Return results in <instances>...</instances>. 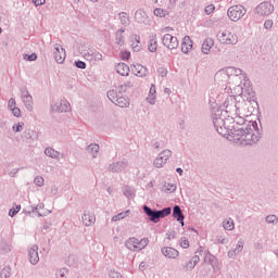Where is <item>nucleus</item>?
<instances>
[{"label":"nucleus","instance_id":"1","mask_svg":"<svg viewBox=\"0 0 278 278\" xmlns=\"http://www.w3.org/2000/svg\"><path fill=\"white\" fill-rule=\"evenodd\" d=\"M212 121L217 134L223 138H232L235 142L243 146L257 144L262 138V128L257 122H249L245 128H229L232 117H227V111L213 109Z\"/></svg>","mask_w":278,"mask_h":278},{"label":"nucleus","instance_id":"2","mask_svg":"<svg viewBox=\"0 0 278 278\" xmlns=\"http://www.w3.org/2000/svg\"><path fill=\"white\" fill-rule=\"evenodd\" d=\"M109 101L117 105L118 108H129V99L123 94H118L117 90H109L106 93Z\"/></svg>","mask_w":278,"mask_h":278},{"label":"nucleus","instance_id":"3","mask_svg":"<svg viewBox=\"0 0 278 278\" xmlns=\"http://www.w3.org/2000/svg\"><path fill=\"white\" fill-rule=\"evenodd\" d=\"M217 40L220 45H238V35L229 29L219 30L217 33Z\"/></svg>","mask_w":278,"mask_h":278},{"label":"nucleus","instance_id":"4","mask_svg":"<svg viewBox=\"0 0 278 278\" xmlns=\"http://www.w3.org/2000/svg\"><path fill=\"white\" fill-rule=\"evenodd\" d=\"M273 12H275V5L270 1H263L254 9V14L258 16H270Z\"/></svg>","mask_w":278,"mask_h":278},{"label":"nucleus","instance_id":"5","mask_svg":"<svg viewBox=\"0 0 278 278\" xmlns=\"http://www.w3.org/2000/svg\"><path fill=\"white\" fill-rule=\"evenodd\" d=\"M227 14L230 21L236 23L240 21L244 14H247V10L242 5H232L228 9Z\"/></svg>","mask_w":278,"mask_h":278},{"label":"nucleus","instance_id":"6","mask_svg":"<svg viewBox=\"0 0 278 278\" xmlns=\"http://www.w3.org/2000/svg\"><path fill=\"white\" fill-rule=\"evenodd\" d=\"M162 43H163V47H166V49H169L170 51L179 47V40L177 39V37L170 34H165L162 37Z\"/></svg>","mask_w":278,"mask_h":278},{"label":"nucleus","instance_id":"7","mask_svg":"<svg viewBox=\"0 0 278 278\" xmlns=\"http://www.w3.org/2000/svg\"><path fill=\"white\" fill-rule=\"evenodd\" d=\"M129 166V161L123 160V161H117L113 162L109 165L108 170L110 173H125L127 170V167Z\"/></svg>","mask_w":278,"mask_h":278},{"label":"nucleus","instance_id":"8","mask_svg":"<svg viewBox=\"0 0 278 278\" xmlns=\"http://www.w3.org/2000/svg\"><path fill=\"white\" fill-rule=\"evenodd\" d=\"M134 18L139 25H151V17H149L144 9L135 11Z\"/></svg>","mask_w":278,"mask_h":278},{"label":"nucleus","instance_id":"9","mask_svg":"<svg viewBox=\"0 0 278 278\" xmlns=\"http://www.w3.org/2000/svg\"><path fill=\"white\" fill-rule=\"evenodd\" d=\"M170 155H173V152H170V150H163L154 160L155 168H163L164 164H166L170 159Z\"/></svg>","mask_w":278,"mask_h":278},{"label":"nucleus","instance_id":"10","mask_svg":"<svg viewBox=\"0 0 278 278\" xmlns=\"http://www.w3.org/2000/svg\"><path fill=\"white\" fill-rule=\"evenodd\" d=\"M22 101L28 112L34 110V98L29 94V90L27 88L21 89Z\"/></svg>","mask_w":278,"mask_h":278},{"label":"nucleus","instance_id":"11","mask_svg":"<svg viewBox=\"0 0 278 278\" xmlns=\"http://www.w3.org/2000/svg\"><path fill=\"white\" fill-rule=\"evenodd\" d=\"M52 112H71V103L66 100L53 102L51 104Z\"/></svg>","mask_w":278,"mask_h":278},{"label":"nucleus","instance_id":"12","mask_svg":"<svg viewBox=\"0 0 278 278\" xmlns=\"http://www.w3.org/2000/svg\"><path fill=\"white\" fill-rule=\"evenodd\" d=\"M142 210L144 214L148 216L150 223H154V224L160 223V215L156 208H151L148 205H143Z\"/></svg>","mask_w":278,"mask_h":278},{"label":"nucleus","instance_id":"13","mask_svg":"<svg viewBox=\"0 0 278 278\" xmlns=\"http://www.w3.org/2000/svg\"><path fill=\"white\" fill-rule=\"evenodd\" d=\"M161 253L164 257H167V260H177L179 257V252L173 247H163Z\"/></svg>","mask_w":278,"mask_h":278},{"label":"nucleus","instance_id":"14","mask_svg":"<svg viewBox=\"0 0 278 278\" xmlns=\"http://www.w3.org/2000/svg\"><path fill=\"white\" fill-rule=\"evenodd\" d=\"M28 260L33 266H36L40 262V256L38 255V245H33L28 249Z\"/></svg>","mask_w":278,"mask_h":278},{"label":"nucleus","instance_id":"15","mask_svg":"<svg viewBox=\"0 0 278 278\" xmlns=\"http://www.w3.org/2000/svg\"><path fill=\"white\" fill-rule=\"evenodd\" d=\"M54 60L58 64H64L66 60V50L61 46L54 48Z\"/></svg>","mask_w":278,"mask_h":278},{"label":"nucleus","instance_id":"16","mask_svg":"<svg viewBox=\"0 0 278 278\" xmlns=\"http://www.w3.org/2000/svg\"><path fill=\"white\" fill-rule=\"evenodd\" d=\"M131 72L136 75V77H147L149 74V70L144 67L142 64H132L130 66Z\"/></svg>","mask_w":278,"mask_h":278},{"label":"nucleus","instance_id":"17","mask_svg":"<svg viewBox=\"0 0 278 278\" xmlns=\"http://www.w3.org/2000/svg\"><path fill=\"white\" fill-rule=\"evenodd\" d=\"M226 71L230 79H237V77H239V79L245 78V75L242 73L241 68L229 66L226 67Z\"/></svg>","mask_w":278,"mask_h":278},{"label":"nucleus","instance_id":"18","mask_svg":"<svg viewBox=\"0 0 278 278\" xmlns=\"http://www.w3.org/2000/svg\"><path fill=\"white\" fill-rule=\"evenodd\" d=\"M192 47H193V41L190 38V36H185L182 38V42H181V51L185 54L190 53V51H192Z\"/></svg>","mask_w":278,"mask_h":278},{"label":"nucleus","instance_id":"19","mask_svg":"<svg viewBox=\"0 0 278 278\" xmlns=\"http://www.w3.org/2000/svg\"><path fill=\"white\" fill-rule=\"evenodd\" d=\"M85 58L89 62H101V60H103V54H101L99 51L90 50L85 53Z\"/></svg>","mask_w":278,"mask_h":278},{"label":"nucleus","instance_id":"20","mask_svg":"<svg viewBox=\"0 0 278 278\" xmlns=\"http://www.w3.org/2000/svg\"><path fill=\"white\" fill-rule=\"evenodd\" d=\"M242 249H244V241H242V239H240L238 241L235 250L228 251V257L230 260H233V257H236V255H239L240 253H242Z\"/></svg>","mask_w":278,"mask_h":278},{"label":"nucleus","instance_id":"21","mask_svg":"<svg viewBox=\"0 0 278 278\" xmlns=\"http://www.w3.org/2000/svg\"><path fill=\"white\" fill-rule=\"evenodd\" d=\"M201 262V257L199 255L192 256L190 261L182 265L184 270H193L194 266Z\"/></svg>","mask_w":278,"mask_h":278},{"label":"nucleus","instance_id":"22","mask_svg":"<svg viewBox=\"0 0 278 278\" xmlns=\"http://www.w3.org/2000/svg\"><path fill=\"white\" fill-rule=\"evenodd\" d=\"M116 73H118V75H122V77H127V75H129V65L125 64V63H118L115 66Z\"/></svg>","mask_w":278,"mask_h":278},{"label":"nucleus","instance_id":"23","mask_svg":"<svg viewBox=\"0 0 278 278\" xmlns=\"http://www.w3.org/2000/svg\"><path fill=\"white\" fill-rule=\"evenodd\" d=\"M214 47V39L212 38H206L203 43L201 51L204 53V55H207L210 53V50Z\"/></svg>","mask_w":278,"mask_h":278},{"label":"nucleus","instance_id":"24","mask_svg":"<svg viewBox=\"0 0 278 278\" xmlns=\"http://www.w3.org/2000/svg\"><path fill=\"white\" fill-rule=\"evenodd\" d=\"M125 247L128 249V251H132L136 253V247H138V238L130 237L125 241Z\"/></svg>","mask_w":278,"mask_h":278},{"label":"nucleus","instance_id":"25","mask_svg":"<svg viewBox=\"0 0 278 278\" xmlns=\"http://www.w3.org/2000/svg\"><path fill=\"white\" fill-rule=\"evenodd\" d=\"M215 79H217L218 81H229L231 80V78L229 77V74H227V67L219 70L216 74H215Z\"/></svg>","mask_w":278,"mask_h":278},{"label":"nucleus","instance_id":"26","mask_svg":"<svg viewBox=\"0 0 278 278\" xmlns=\"http://www.w3.org/2000/svg\"><path fill=\"white\" fill-rule=\"evenodd\" d=\"M81 220L85 227H90V225H94V222L97 220V218L94 217V215H90L89 213H84V215L81 216Z\"/></svg>","mask_w":278,"mask_h":278},{"label":"nucleus","instance_id":"27","mask_svg":"<svg viewBox=\"0 0 278 278\" xmlns=\"http://www.w3.org/2000/svg\"><path fill=\"white\" fill-rule=\"evenodd\" d=\"M173 218H175L176 220H181L182 218H186V216L184 215V211H181V206L179 205H174L173 207V214H172Z\"/></svg>","mask_w":278,"mask_h":278},{"label":"nucleus","instance_id":"28","mask_svg":"<svg viewBox=\"0 0 278 278\" xmlns=\"http://www.w3.org/2000/svg\"><path fill=\"white\" fill-rule=\"evenodd\" d=\"M125 34V28H121L115 33V42L119 47H123L125 45V37L123 36Z\"/></svg>","mask_w":278,"mask_h":278},{"label":"nucleus","instance_id":"29","mask_svg":"<svg viewBox=\"0 0 278 278\" xmlns=\"http://www.w3.org/2000/svg\"><path fill=\"white\" fill-rule=\"evenodd\" d=\"M45 155H47V157H51L52 160H60L61 153L53 148H46Z\"/></svg>","mask_w":278,"mask_h":278},{"label":"nucleus","instance_id":"30","mask_svg":"<svg viewBox=\"0 0 278 278\" xmlns=\"http://www.w3.org/2000/svg\"><path fill=\"white\" fill-rule=\"evenodd\" d=\"M118 18L121 21V25L124 27H128L131 24V20H129V14L127 12L118 13Z\"/></svg>","mask_w":278,"mask_h":278},{"label":"nucleus","instance_id":"31","mask_svg":"<svg viewBox=\"0 0 278 278\" xmlns=\"http://www.w3.org/2000/svg\"><path fill=\"white\" fill-rule=\"evenodd\" d=\"M148 49H149L150 53H155V51H157V36L156 35H153L150 38Z\"/></svg>","mask_w":278,"mask_h":278},{"label":"nucleus","instance_id":"32","mask_svg":"<svg viewBox=\"0 0 278 278\" xmlns=\"http://www.w3.org/2000/svg\"><path fill=\"white\" fill-rule=\"evenodd\" d=\"M149 247V238H142L141 240L137 239V247L135 249V253L142 251Z\"/></svg>","mask_w":278,"mask_h":278},{"label":"nucleus","instance_id":"33","mask_svg":"<svg viewBox=\"0 0 278 278\" xmlns=\"http://www.w3.org/2000/svg\"><path fill=\"white\" fill-rule=\"evenodd\" d=\"M204 262H207L214 268L215 264L217 263L216 256L212 255V253H210V250H206L204 252Z\"/></svg>","mask_w":278,"mask_h":278},{"label":"nucleus","instance_id":"34","mask_svg":"<svg viewBox=\"0 0 278 278\" xmlns=\"http://www.w3.org/2000/svg\"><path fill=\"white\" fill-rule=\"evenodd\" d=\"M172 212H173V208H170V206L164 207L162 210H157L159 220L161 218H166V216H170Z\"/></svg>","mask_w":278,"mask_h":278},{"label":"nucleus","instance_id":"35","mask_svg":"<svg viewBox=\"0 0 278 278\" xmlns=\"http://www.w3.org/2000/svg\"><path fill=\"white\" fill-rule=\"evenodd\" d=\"M99 144L97 143H91L87 147V151L88 153H91L92 157H97V155L99 154Z\"/></svg>","mask_w":278,"mask_h":278},{"label":"nucleus","instance_id":"36","mask_svg":"<svg viewBox=\"0 0 278 278\" xmlns=\"http://www.w3.org/2000/svg\"><path fill=\"white\" fill-rule=\"evenodd\" d=\"M223 227L224 229H226V231H233V229L236 228L233 220L231 218L225 219L223 222Z\"/></svg>","mask_w":278,"mask_h":278},{"label":"nucleus","instance_id":"37","mask_svg":"<svg viewBox=\"0 0 278 278\" xmlns=\"http://www.w3.org/2000/svg\"><path fill=\"white\" fill-rule=\"evenodd\" d=\"M154 16L164 18V16H168V10L156 8V9H154Z\"/></svg>","mask_w":278,"mask_h":278},{"label":"nucleus","instance_id":"38","mask_svg":"<svg viewBox=\"0 0 278 278\" xmlns=\"http://www.w3.org/2000/svg\"><path fill=\"white\" fill-rule=\"evenodd\" d=\"M175 190H177V185L167 182L164 185L163 191L164 192H168L169 194L175 192Z\"/></svg>","mask_w":278,"mask_h":278},{"label":"nucleus","instance_id":"39","mask_svg":"<svg viewBox=\"0 0 278 278\" xmlns=\"http://www.w3.org/2000/svg\"><path fill=\"white\" fill-rule=\"evenodd\" d=\"M124 197H127V199H134V197H136V191L131 187H126L124 189Z\"/></svg>","mask_w":278,"mask_h":278},{"label":"nucleus","instance_id":"40","mask_svg":"<svg viewBox=\"0 0 278 278\" xmlns=\"http://www.w3.org/2000/svg\"><path fill=\"white\" fill-rule=\"evenodd\" d=\"M155 85H151L149 96L152 98L148 101L150 105H155Z\"/></svg>","mask_w":278,"mask_h":278},{"label":"nucleus","instance_id":"41","mask_svg":"<svg viewBox=\"0 0 278 278\" xmlns=\"http://www.w3.org/2000/svg\"><path fill=\"white\" fill-rule=\"evenodd\" d=\"M36 135V131L31 130V129H26L23 132V138H25V140H34V136Z\"/></svg>","mask_w":278,"mask_h":278},{"label":"nucleus","instance_id":"42","mask_svg":"<svg viewBox=\"0 0 278 278\" xmlns=\"http://www.w3.org/2000/svg\"><path fill=\"white\" fill-rule=\"evenodd\" d=\"M129 214V211H126V212H122V213H118L117 215H114L112 217V222L113 223H116L117 220H123V218L127 217V215Z\"/></svg>","mask_w":278,"mask_h":278},{"label":"nucleus","instance_id":"43","mask_svg":"<svg viewBox=\"0 0 278 278\" xmlns=\"http://www.w3.org/2000/svg\"><path fill=\"white\" fill-rule=\"evenodd\" d=\"M12 268H10V266H7L1 270L0 278H10Z\"/></svg>","mask_w":278,"mask_h":278},{"label":"nucleus","instance_id":"44","mask_svg":"<svg viewBox=\"0 0 278 278\" xmlns=\"http://www.w3.org/2000/svg\"><path fill=\"white\" fill-rule=\"evenodd\" d=\"M35 186H38V188H42L45 186V178L42 176H37L34 179Z\"/></svg>","mask_w":278,"mask_h":278},{"label":"nucleus","instance_id":"45","mask_svg":"<svg viewBox=\"0 0 278 278\" xmlns=\"http://www.w3.org/2000/svg\"><path fill=\"white\" fill-rule=\"evenodd\" d=\"M265 222L269 225H275V223H278V217L277 215H268L266 216Z\"/></svg>","mask_w":278,"mask_h":278},{"label":"nucleus","instance_id":"46","mask_svg":"<svg viewBox=\"0 0 278 278\" xmlns=\"http://www.w3.org/2000/svg\"><path fill=\"white\" fill-rule=\"evenodd\" d=\"M74 66H76V68H80L81 71H85V68H86V62L80 61V60L75 61V62H74Z\"/></svg>","mask_w":278,"mask_h":278},{"label":"nucleus","instance_id":"47","mask_svg":"<svg viewBox=\"0 0 278 278\" xmlns=\"http://www.w3.org/2000/svg\"><path fill=\"white\" fill-rule=\"evenodd\" d=\"M17 212H21V205H16L15 208H11L9 211V216H11V218H14Z\"/></svg>","mask_w":278,"mask_h":278},{"label":"nucleus","instance_id":"48","mask_svg":"<svg viewBox=\"0 0 278 278\" xmlns=\"http://www.w3.org/2000/svg\"><path fill=\"white\" fill-rule=\"evenodd\" d=\"M157 74L160 77H166L168 75V70L166 67H159Z\"/></svg>","mask_w":278,"mask_h":278},{"label":"nucleus","instance_id":"49","mask_svg":"<svg viewBox=\"0 0 278 278\" xmlns=\"http://www.w3.org/2000/svg\"><path fill=\"white\" fill-rule=\"evenodd\" d=\"M23 125H25L24 123H17L15 125H13L12 129L13 131H15L16 134L23 131Z\"/></svg>","mask_w":278,"mask_h":278},{"label":"nucleus","instance_id":"50","mask_svg":"<svg viewBox=\"0 0 278 278\" xmlns=\"http://www.w3.org/2000/svg\"><path fill=\"white\" fill-rule=\"evenodd\" d=\"M214 10H216V7L214 4H208L207 7H205L204 12L205 14H207V16H210V14L214 12Z\"/></svg>","mask_w":278,"mask_h":278},{"label":"nucleus","instance_id":"51","mask_svg":"<svg viewBox=\"0 0 278 278\" xmlns=\"http://www.w3.org/2000/svg\"><path fill=\"white\" fill-rule=\"evenodd\" d=\"M26 60L27 62H36V60H38V54L36 53L26 54Z\"/></svg>","mask_w":278,"mask_h":278},{"label":"nucleus","instance_id":"52","mask_svg":"<svg viewBox=\"0 0 278 278\" xmlns=\"http://www.w3.org/2000/svg\"><path fill=\"white\" fill-rule=\"evenodd\" d=\"M109 277L110 278H123V275H121V273H118L116 270H111V271H109Z\"/></svg>","mask_w":278,"mask_h":278},{"label":"nucleus","instance_id":"53","mask_svg":"<svg viewBox=\"0 0 278 278\" xmlns=\"http://www.w3.org/2000/svg\"><path fill=\"white\" fill-rule=\"evenodd\" d=\"M111 90H116L117 94H123L125 92H127V89L125 88L124 85H119L118 87H116L115 89H111Z\"/></svg>","mask_w":278,"mask_h":278},{"label":"nucleus","instance_id":"54","mask_svg":"<svg viewBox=\"0 0 278 278\" xmlns=\"http://www.w3.org/2000/svg\"><path fill=\"white\" fill-rule=\"evenodd\" d=\"M14 108H16V100L14 98H11L8 102V109L14 110Z\"/></svg>","mask_w":278,"mask_h":278},{"label":"nucleus","instance_id":"55","mask_svg":"<svg viewBox=\"0 0 278 278\" xmlns=\"http://www.w3.org/2000/svg\"><path fill=\"white\" fill-rule=\"evenodd\" d=\"M11 112H12L13 116H15L16 118H21V109L15 106L11 110Z\"/></svg>","mask_w":278,"mask_h":278},{"label":"nucleus","instance_id":"56","mask_svg":"<svg viewBox=\"0 0 278 278\" xmlns=\"http://www.w3.org/2000/svg\"><path fill=\"white\" fill-rule=\"evenodd\" d=\"M273 25H274L273 20H267V21L264 22V28L265 29H271Z\"/></svg>","mask_w":278,"mask_h":278},{"label":"nucleus","instance_id":"57","mask_svg":"<svg viewBox=\"0 0 278 278\" xmlns=\"http://www.w3.org/2000/svg\"><path fill=\"white\" fill-rule=\"evenodd\" d=\"M233 123H236L237 125H244V123H247V119L244 117H236V119H233Z\"/></svg>","mask_w":278,"mask_h":278},{"label":"nucleus","instance_id":"58","mask_svg":"<svg viewBox=\"0 0 278 278\" xmlns=\"http://www.w3.org/2000/svg\"><path fill=\"white\" fill-rule=\"evenodd\" d=\"M180 247L182 249H188V247H190V241H188V239H182L180 242Z\"/></svg>","mask_w":278,"mask_h":278},{"label":"nucleus","instance_id":"59","mask_svg":"<svg viewBox=\"0 0 278 278\" xmlns=\"http://www.w3.org/2000/svg\"><path fill=\"white\" fill-rule=\"evenodd\" d=\"M129 58H131V52L129 51L122 52V60H129Z\"/></svg>","mask_w":278,"mask_h":278},{"label":"nucleus","instance_id":"60","mask_svg":"<svg viewBox=\"0 0 278 278\" xmlns=\"http://www.w3.org/2000/svg\"><path fill=\"white\" fill-rule=\"evenodd\" d=\"M217 242L219 244H227L229 242V239L223 238V236L217 237Z\"/></svg>","mask_w":278,"mask_h":278},{"label":"nucleus","instance_id":"61","mask_svg":"<svg viewBox=\"0 0 278 278\" xmlns=\"http://www.w3.org/2000/svg\"><path fill=\"white\" fill-rule=\"evenodd\" d=\"M47 0H33V3L38 7V5H45Z\"/></svg>","mask_w":278,"mask_h":278},{"label":"nucleus","instance_id":"62","mask_svg":"<svg viewBox=\"0 0 278 278\" xmlns=\"http://www.w3.org/2000/svg\"><path fill=\"white\" fill-rule=\"evenodd\" d=\"M65 273H66V269H60L58 278H66V274Z\"/></svg>","mask_w":278,"mask_h":278},{"label":"nucleus","instance_id":"63","mask_svg":"<svg viewBox=\"0 0 278 278\" xmlns=\"http://www.w3.org/2000/svg\"><path fill=\"white\" fill-rule=\"evenodd\" d=\"M123 85H124V88H125L126 90H129V88H132V87H134V83H131V81H126V83H124Z\"/></svg>","mask_w":278,"mask_h":278},{"label":"nucleus","instance_id":"64","mask_svg":"<svg viewBox=\"0 0 278 278\" xmlns=\"http://www.w3.org/2000/svg\"><path fill=\"white\" fill-rule=\"evenodd\" d=\"M147 268V262H141L139 265V270H146Z\"/></svg>","mask_w":278,"mask_h":278}]
</instances>
